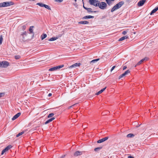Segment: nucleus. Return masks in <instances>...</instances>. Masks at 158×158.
<instances>
[{"label":"nucleus","mask_w":158,"mask_h":158,"mask_svg":"<svg viewBox=\"0 0 158 158\" xmlns=\"http://www.w3.org/2000/svg\"><path fill=\"white\" fill-rule=\"evenodd\" d=\"M106 87L103 88V89L101 90L100 91H98L97 93L96 94V95H98L102 93V92H103L106 89Z\"/></svg>","instance_id":"16"},{"label":"nucleus","mask_w":158,"mask_h":158,"mask_svg":"<svg viewBox=\"0 0 158 158\" xmlns=\"http://www.w3.org/2000/svg\"><path fill=\"white\" fill-rule=\"evenodd\" d=\"M107 4L109 6L112 4L113 2H114L111 0H106Z\"/></svg>","instance_id":"18"},{"label":"nucleus","mask_w":158,"mask_h":158,"mask_svg":"<svg viewBox=\"0 0 158 158\" xmlns=\"http://www.w3.org/2000/svg\"><path fill=\"white\" fill-rule=\"evenodd\" d=\"M0 7H4L3 4V2L0 3Z\"/></svg>","instance_id":"39"},{"label":"nucleus","mask_w":158,"mask_h":158,"mask_svg":"<svg viewBox=\"0 0 158 158\" xmlns=\"http://www.w3.org/2000/svg\"><path fill=\"white\" fill-rule=\"evenodd\" d=\"M12 147V146L10 145H8L7 147H6L5 148V150H6V151H8Z\"/></svg>","instance_id":"22"},{"label":"nucleus","mask_w":158,"mask_h":158,"mask_svg":"<svg viewBox=\"0 0 158 158\" xmlns=\"http://www.w3.org/2000/svg\"><path fill=\"white\" fill-rule=\"evenodd\" d=\"M25 35H24L23 36H21L23 38V40H24L25 39Z\"/></svg>","instance_id":"43"},{"label":"nucleus","mask_w":158,"mask_h":158,"mask_svg":"<svg viewBox=\"0 0 158 158\" xmlns=\"http://www.w3.org/2000/svg\"><path fill=\"white\" fill-rule=\"evenodd\" d=\"M3 38L2 37V35H0V45H1L2 43V41Z\"/></svg>","instance_id":"29"},{"label":"nucleus","mask_w":158,"mask_h":158,"mask_svg":"<svg viewBox=\"0 0 158 158\" xmlns=\"http://www.w3.org/2000/svg\"><path fill=\"white\" fill-rule=\"evenodd\" d=\"M108 139V137H106L104 138H103L102 139H99L97 141V143H100L102 142H103L106 140H107Z\"/></svg>","instance_id":"8"},{"label":"nucleus","mask_w":158,"mask_h":158,"mask_svg":"<svg viewBox=\"0 0 158 158\" xmlns=\"http://www.w3.org/2000/svg\"><path fill=\"white\" fill-rule=\"evenodd\" d=\"M99 60V59H95V60H92L91 61L90 63L91 64H93L95 62H97V61H98Z\"/></svg>","instance_id":"23"},{"label":"nucleus","mask_w":158,"mask_h":158,"mask_svg":"<svg viewBox=\"0 0 158 158\" xmlns=\"http://www.w3.org/2000/svg\"><path fill=\"white\" fill-rule=\"evenodd\" d=\"M27 35V32L26 31L24 32L21 35V36H23L24 35H25V36H26Z\"/></svg>","instance_id":"33"},{"label":"nucleus","mask_w":158,"mask_h":158,"mask_svg":"<svg viewBox=\"0 0 158 158\" xmlns=\"http://www.w3.org/2000/svg\"><path fill=\"white\" fill-rule=\"evenodd\" d=\"M126 68H127V67L126 66H124L123 67V70H124Z\"/></svg>","instance_id":"42"},{"label":"nucleus","mask_w":158,"mask_h":158,"mask_svg":"<svg viewBox=\"0 0 158 158\" xmlns=\"http://www.w3.org/2000/svg\"><path fill=\"white\" fill-rule=\"evenodd\" d=\"M9 65V63L6 61L0 62V67L6 68Z\"/></svg>","instance_id":"4"},{"label":"nucleus","mask_w":158,"mask_h":158,"mask_svg":"<svg viewBox=\"0 0 158 158\" xmlns=\"http://www.w3.org/2000/svg\"><path fill=\"white\" fill-rule=\"evenodd\" d=\"M4 94L3 93H0V98Z\"/></svg>","instance_id":"41"},{"label":"nucleus","mask_w":158,"mask_h":158,"mask_svg":"<svg viewBox=\"0 0 158 158\" xmlns=\"http://www.w3.org/2000/svg\"><path fill=\"white\" fill-rule=\"evenodd\" d=\"M138 65H137V64L136 65H135V67H136L137 66H138Z\"/></svg>","instance_id":"47"},{"label":"nucleus","mask_w":158,"mask_h":158,"mask_svg":"<svg viewBox=\"0 0 158 158\" xmlns=\"http://www.w3.org/2000/svg\"><path fill=\"white\" fill-rule=\"evenodd\" d=\"M127 31H124L122 33L123 35H125L127 34Z\"/></svg>","instance_id":"40"},{"label":"nucleus","mask_w":158,"mask_h":158,"mask_svg":"<svg viewBox=\"0 0 158 158\" xmlns=\"http://www.w3.org/2000/svg\"><path fill=\"white\" fill-rule=\"evenodd\" d=\"M15 59L17 60L19 59L20 58V56L19 55H17L15 56Z\"/></svg>","instance_id":"30"},{"label":"nucleus","mask_w":158,"mask_h":158,"mask_svg":"<svg viewBox=\"0 0 158 158\" xmlns=\"http://www.w3.org/2000/svg\"><path fill=\"white\" fill-rule=\"evenodd\" d=\"M128 157V158H134L133 156H129Z\"/></svg>","instance_id":"45"},{"label":"nucleus","mask_w":158,"mask_h":158,"mask_svg":"<svg viewBox=\"0 0 158 158\" xmlns=\"http://www.w3.org/2000/svg\"><path fill=\"white\" fill-rule=\"evenodd\" d=\"M24 133V132L23 131V132H22L21 133H19L18 134H17L16 135V137H18L19 136L22 135Z\"/></svg>","instance_id":"31"},{"label":"nucleus","mask_w":158,"mask_h":158,"mask_svg":"<svg viewBox=\"0 0 158 158\" xmlns=\"http://www.w3.org/2000/svg\"><path fill=\"white\" fill-rule=\"evenodd\" d=\"M4 7L10 6L14 4V3L12 2H3Z\"/></svg>","instance_id":"6"},{"label":"nucleus","mask_w":158,"mask_h":158,"mask_svg":"<svg viewBox=\"0 0 158 158\" xmlns=\"http://www.w3.org/2000/svg\"><path fill=\"white\" fill-rule=\"evenodd\" d=\"M128 38V37L127 35H125V36H124L120 38L118 40L119 41H121L122 40H124L126 39H127Z\"/></svg>","instance_id":"15"},{"label":"nucleus","mask_w":158,"mask_h":158,"mask_svg":"<svg viewBox=\"0 0 158 158\" xmlns=\"http://www.w3.org/2000/svg\"><path fill=\"white\" fill-rule=\"evenodd\" d=\"M83 7L84 8V9H85V8H86V7H85L84 6V5H83Z\"/></svg>","instance_id":"46"},{"label":"nucleus","mask_w":158,"mask_h":158,"mask_svg":"<svg viewBox=\"0 0 158 158\" xmlns=\"http://www.w3.org/2000/svg\"><path fill=\"white\" fill-rule=\"evenodd\" d=\"M37 5L41 7H44V4L41 3H38L37 4Z\"/></svg>","instance_id":"28"},{"label":"nucleus","mask_w":158,"mask_h":158,"mask_svg":"<svg viewBox=\"0 0 158 158\" xmlns=\"http://www.w3.org/2000/svg\"><path fill=\"white\" fill-rule=\"evenodd\" d=\"M146 1L145 0H142L139 1L138 3V5L139 6H142Z\"/></svg>","instance_id":"11"},{"label":"nucleus","mask_w":158,"mask_h":158,"mask_svg":"<svg viewBox=\"0 0 158 158\" xmlns=\"http://www.w3.org/2000/svg\"><path fill=\"white\" fill-rule=\"evenodd\" d=\"M78 23L82 24H86L89 23V22L86 21H83L79 22Z\"/></svg>","instance_id":"14"},{"label":"nucleus","mask_w":158,"mask_h":158,"mask_svg":"<svg viewBox=\"0 0 158 158\" xmlns=\"http://www.w3.org/2000/svg\"><path fill=\"white\" fill-rule=\"evenodd\" d=\"M21 113L20 112L18 113L17 114H15L12 118V120H14L18 118L19 116H20Z\"/></svg>","instance_id":"12"},{"label":"nucleus","mask_w":158,"mask_h":158,"mask_svg":"<svg viewBox=\"0 0 158 158\" xmlns=\"http://www.w3.org/2000/svg\"><path fill=\"white\" fill-rule=\"evenodd\" d=\"M94 17L93 16L91 15L86 16L83 17V19H87L93 18Z\"/></svg>","instance_id":"19"},{"label":"nucleus","mask_w":158,"mask_h":158,"mask_svg":"<svg viewBox=\"0 0 158 158\" xmlns=\"http://www.w3.org/2000/svg\"><path fill=\"white\" fill-rule=\"evenodd\" d=\"M101 148H97L94 149V150L95 151L97 152L100 150Z\"/></svg>","instance_id":"34"},{"label":"nucleus","mask_w":158,"mask_h":158,"mask_svg":"<svg viewBox=\"0 0 158 158\" xmlns=\"http://www.w3.org/2000/svg\"><path fill=\"white\" fill-rule=\"evenodd\" d=\"M83 152L81 151H77L74 153V155L75 156H80L82 154Z\"/></svg>","instance_id":"10"},{"label":"nucleus","mask_w":158,"mask_h":158,"mask_svg":"<svg viewBox=\"0 0 158 158\" xmlns=\"http://www.w3.org/2000/svg\"><path fill=\"white\" fill-rule=\"evenodd\" d=\"M76 2L77 1V0H74Z\"/></svg>","instance_id":"48"},{"label":"nucleus","mask_w":158,"mask_h":158,"mask_svg":"<svg viewBox=\"0 0 158 158\" xmlns=\"http://www.w3.org/2000/svg\"><path fill=\"white\" fill-rule=\"evenodd\" d=\"M54 115V114L53 113L50 114L48 116V118H49L52 117Z\"/></svg>","instance_id":"32"},{"label":"nucleus","mask_w":158,"mask_h":158,"mask_svg":"<svg viewBox=\"0 0 158 158\" xmlns=\"http://www.w3.org/2000/svg\"><path fill=\"white\" fill-rule=\"evenodd\" d=\"M52 94L51 93H49L48 94V97H50L52 96Z\"/></svg>","instance_id":"44"},{"label":"nucleus","mask_w":158,"mask_h":158,"mask_svg":"<svg viewBox=\"0 0 158 158\" xmlns=\"http://www.w3.org/2000/svg\"><path fill=\"white\" fill-rule=\"evenodd\" d=\"M61 36H59L58 37H53L49 39L48 40V41H53L56 40L58 38L60 37H61Z\"/></svg>","instance_id":"13"},{"label":"nucleus","mask_w":158,"mask_h":158,"mask_svg":"<svg viewBox=\"0 0 158 158\" xmlns=\"http://www.w3.org/2000/svg\"><path fill=\"white\" fill-rule=\"evenodd\" d=\"M107 5L106 3L104 2H101L100 3L99 2L98 6L101 9L104 10L106 8Z\"/></svg>","instance_id":"2"},{"label":"nucleus","mask_w":158,"mask_h":158,"mask_svg":"<svg viewBox=\"0 0 158 158\" xmlns=\"http://www.w3.org/2000/svg\"><path fill=\"white\" fill-rule=\"evenodd\" d=\"M115 67H116L115 66H113L111 69V70H110L111 72H112L114 69V68H115Z\"/></svg>","instance_id":"38"},{"label":"nucleus","mask_w":158,"mask_h":158,"mask_svg":"<svg viewBox=\"0 0 158 158\" xmlns=\"http://www.w3.org/2000/svg\"><path fill=\"white\" fill-rule=\"evenodd\" d=\"M33 27H34L33 26H31V27H30V28L29 29V31L31 33H33Z\"/></svg>","instance_id":"25"},{"label":"nucleus","mask_w":158,"mask_h":158,"mask_svg":"<svg viewBox=\"0 0 158 158\" xmlns=\"http://www.w3.org/2000/svg\"><path fill=\"white\" fill-rule=\"evenodd\" d=\"M6 152V151L5 150V149H4L2 151L1 154L2 155H3L4 153Z\"/></svg>","instance_id":"37"},{"label":"nucleus","mask_w":158,"mask_h":158,"mask_svg":"<svg viewBox=\"0 0 158 158\" xmlns=\"http://www.w3.org/2000/svg\"><path fill=\"white\" fill-rule=\"evenodd\" d=\"M85 10H86L88 12H96V11H91V10H92V9L91 8H85Z\"/></svg>","instance_id":"26"},{"label":"nucleus","mask_w":158,"mask_h":158,"mask_svg":"<svg viewBox=\"0 0 158 158\" xmlns=\"http://www.w3.org/2000/svg\"><path fill=\"white\" fill-rule=\"evenodd\" d=\"M63 0H55V1L56 2H61L63 1Z\"/></svg>","instance_id":"36"},{"label":"nucleus","mask_w":158,"mask_h":158,"mask_svg":"<svg viewBox=\"0 0 158 158\" xmlns=\"http://www.w3.org/2000/svg\"><path fill=\"white\" fill-rule=\"evenodd\" d=\"M44 7L48 9L49 10H51V8L49 7V6H48L47 5L44 4Z\"/></svg>","instance_id":"24"},{"label":"nucleus","mask_w":158,"mask_h":158,"mask_svg":"<svg viewBox=\"0 0 158 158\" xmlns=\"http://www.w3.org/2000/svg\"><path fill=\"white\" fill-rule=\"evenodd\" d=\"M135 136V135L133 134L130 133L127 135V137L128 138H133Z\"/></svg>","instance_id":"20"},{"label":"nucleus","mask_w":158,"mask_h":158,"mask_svg":"<svg viewBox=\"0 0 158 158\" xmlns=\"http://www.w3.org/2000/svg\"><path fill=\"white\" fill-rule=\"evenodd\" d=\"M54 119H55V118H54V117L52 118H51L49 119V120H48L47 121L45 122V124H48V123L52 122V121L54 120Z\"/></svg>","instance_id":"17"},{"label":"nucleus","mask_w":158,"mask_h":158,"mask_svg":"<svg viewBox=\"0 0 158 158\" xmlns=\"http://www.w3.org/2000/svg\"><path fill=\"white\" fill-rule=\"evenodd\" d=\"M47 36V35L46 34H43L41 36V39L42 40H43L46 38Z\"/></svg>","instance_id":"21"},{"label":"nucleus","mask_w":158,"mask_h":158,"mask_svg":"<svg viewBox=\"0 0 158 158\" xmlns=\"http://www.w3.org/2000/svg\"><path fill=\"white\" fill-rule=\"evenodd\" d=\"M130 71L129 70H127L123 74H124L125 76H126V75H127L128 73H130Z\"/></svg>","instance_id":"27"},{"label":"nucleus","mask_w":158,"mask_h":158,"mask_svg":"<svg viewBox=\"0 0 158 158\" xmlns=\"http://www.w3.org/2000/svg\"><path fill=\"white\" fill-rule=\"evenodd\" d=\"M81 65V64L80 63H76L70 66L69 67V68L71 69L73 68H75L77 67H79L80 65Z\"/></svg>","instance_id":"7"},{"label":"nucleus","mask_w":158,"mask_h":158,"mask_svg":"<svg viewBox=\"0 0 158 158\" xmlns=\"http://www.w3.org/2000/svg\"><path fill=\"white\" fill-rule=\"evenodd\" d=\"M89 2L90 5L96 6H98L99 4V1L96 0H89Z\"/></svg>","instance_id":"3"},{"label":"nucleus","mask_w":158,"mask_h":158,"mask_svg":"<svg viewBox=\"0 0 158 158\" xmlns=\"http://www.w3.org/2000/svg\"><path fill=\"white\" fill-rule=\"evenodd\" d=\"M124 3L123 1H121L115 5L111 9V12H113L114 11L120 8Z\"/></svg>","instance_id":"1"},{"label":"nucleus","mask_w":158,"mask_h":158,"mask_svg":"<svg viewBox=\"0 0 158 158\" xmlns=\"http://www.w3.org/2000/svg\"><path fill=\"white\" fill-rule=\"evenodd\" d=\"M148 58L147 57L143 58L137 63V65H139L141 64H142L144 61L147 60H148Z\"/></svg>","instance_id":"9"},{"label":"nucleus","mask_w":158,"mask_h":158,"mask_svg":"<svg viewBox=\"0 0 158 158\" xmlns=\"http://www.w3.org/2000/svg\"><path fill=\"white\" fill-rule=\"evenodd\" d=\"M125 76L124 74L123 73L119 76L118 79H119Z\"/></svg>","instance_id":"35"},{"label":"nucleus","mask_w":158,"mask_h":158,"mask_svg":"<svg viewBox=\"0 0 158 158\" xmlns=\"http://www.w3.org/2000/svg\"><path fill=\"white\" fill-rule=\"evenodd\" d=\"M63 66H64L63 65H59L58 66L54 67L52 68H50L49 69V71H54L57 70V69H60V68H62Z\"/></svg>","instance_id":"5"}]
</instances>
